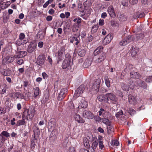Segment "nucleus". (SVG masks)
Listing matches in <instances>:
<instances>
[{"instance_id": "1", "label": "nucleus", "mask_w": 152, "mask_h": 152, "mask_svg": "<svg viewBox=\"0 0 152 152\" xmlns=\"http://www.w3.org/2000/svg\"><path fill=\"white\" fill-rule=\"evenodd\" d=\"M94 54L95 56L94 61L97 64L102 63L106 58V54L103 51V47L102 46L96 49L94 52Z\"/></svg>"}, {"instance_id": "2", "label": "nucleus", "mask_w": 152, "mask_h": 152, "mask_svg": "<svg viewBox=\"0 0 152 152\" xmlns=\"http://www.w3.org/2000/svg\"><path fill=\"white\" fill-rule=\"evenodd\" d=\"M35 112V110L33 108H29L24 112V113H26V118L27 120L28 119H32L34 115Z\"/></svg>"}, {"instance_id": "3", "label": "nucleus", "mask_w": 152, "mask_h": 152, "mask_svg": "<svg viewBox=\"0 0 152 152\" xmlns=\"http://www.w3.org/2000/svg\"><path fill=\"white\" fill-rule=\"evenodd\" d=\"M85 86L84 85H81L76 90L74 95V97L76 98L82 94L84 90Z\"/></svg>"}, {"instance_id": "4", "label": "nucleus", "mask_w": 152, "mask_h": 152, "mask_svg": "<svg viewBox=\"0 0 152 152\" xmlns=\"http://www.w3.org/2000/svg\"><path fill=\"white\" fill-rule=\"evenodd\" d=\"M65 51V49L64 47H61L60 50L56 53L57 56L58 60L57 62L59 63V62L61 61L62 59L63 55Z\"/></svg>"}, {"instance_id": "5", "label": "nucleus", "mask_w": 152, "mask_h": 152, "mask_svg": "<svg viewBox=\"0 0 152 152\" xmlns=\"http://www.w3.org/2000/svg\"><path fill=\"white\" fill-rule=\"evenodd\" d=\"M45 60V55L43 54H41L38 56L37 63V64L39 66H41L43 64Z\"/></svg>"}, {"instance_id": "6", "label": "nucleus", "mask_w": 152, "mask_h": 152, "mask_svg": "<svg viewBox=\"0 0 152 152\" xmlns=\"http://www.w3.org/2000/svg\"><path fill=\"white\" fill-rule=\"evenodd\" d=\"M83 116L85 118L89 119H93L94 117V115L92 113L88 110H85L83 113Z\"/></svg>"}, {"instance_id": "7", "label": "nucleus", "mask_w": 152, "mask_h": 152, "mask_svg": "<svg viewBox=\"0 0 152 152\" xmlns=\"http://www.w3.org/2000/svg\"><path fill=\"white\" fill-rule=\"evenodd\" d=\"M107 12L111 18H115L116 16L114 9L112 5L109 6L107 9Z\"/></svg>"}, {"instance_id": "8", "label": "nucleus", "mask_w": 152, "mask_h": 152, "mask_svg": "<svg viewBox=\"0 0 152 152\" xmlns=\"http://www.w3.org/2000/svg\"><path fill=\"white\" fill-rule=\"evenodd\" d=\"M132 40L131 36L129 35L123 39L119 42V44L121 46H124L130 42Z\"/></svg>"}, {"instance_id": "9", "label": "nucleus", "mask_w": 152, "mask_h": 152, "mask_svg": "<svg viewBox=\"0 0 152 152\" xmlns=\"http://www.w3.org/2000/svg\"><path fill=\"white\" fill-rule=\"evenodd\" d=\"M106 96L108 98V101L110 100L114 103L116 102L117 100V98L115 96V95L112 93H109L106 94Z\"/></svg>"}, {"instance_id": "10", "label": "nucleus", "mask_w": 152, "mask_h": 152, "mask_svg": "<svg viewBox=\"0 0 152 152\" xmlns=\"http://www.w3.org/2000/svg\"><path fill=\"white\" fill-rule=\"evenodd\" d=\"M14 57L13 56H7L4 58L2 61V64H9L13 61L14 60Z\"/></svg>"}, {"instance_id": "11", "label": "nucleus", "mask_w": 152, "mask_h": 152, "mask_svg": "<svg viewBox=\"0 0 152 152\" xmlns=\"http://www.w3.org/2000/svg\"><path fill=\"white\" fill-rule=\"evenodd\" d=\"M37 45L35 42H31L28 46V52L29 53H32L35 49Z\"/></svg>"}, {"instance_id": "12", "label": "nucleus", "mask_w": 152, "mask_h": 152, "mask_svg": "<svg viewBox=\"0 0 152 152\" xmlns=\"http://www.w3.org/2000/svg\"><path fill=\"white\" fill-rule=\"evenodd\" d=\"M34 132V137L38 138L40 133V131L39 128L35 125L34 126L33 128Z\"/></svg>"}, {"instance_id": "13", "label": "nucleus", "mask_w": 152, "mask_h": 152, "mask_svg": "<svg viewBox=\"0 0 152 152\" xmlns=\"http://www.w3.org/2000/svg\"><path fill=\"white\" fill-rule=\"evenodd\" d=\"M74 118L75 121L78 123L83 124L85 122L84 120L79 114H75L74 116Z\"/></svg>"}, {"instance_id": "14", "label": "nucleus", "mask_w": 152, "mask_h": 152, "mask_svg": "<svg viewBox=\"0 0 152 152\" xmlns=\"http://www.w3.org/2000/svg\"><path fill=\"white\" fill-rule=\"evenodd\" d=\"M113 39L111 34H109L107 35L103 41V43L104 45H107Z\"/></svg>"}, {"instance_id": "15", "label": "nucleus", "mask_w": 152, "mask_h": 152, "mask_svg": "<svg viewBox=\"0 0 152 152\" xmlns=\"http://www.w3.org/2000/svg\"><path fill=\"white\" fill-rule=\"evenodd\" d=\"M67 91V90L66 88H64L61 89L58 96V99L59 100L62 99L65 97V94Z\"/></svg>"}, {"instance_id": "16", "label": "nucleus", "mask_w": 152, "mask_h": 152, "mask_svg": "<svg viewBox=\"0 0 152 152\" xmlns=\"http://www.w3.org/2000/svg\"><path fill=\"white\" fill-rule=\"evenodd\" d=\"M27 54V52L24 51H20L17 52L14 56L15 58H22Z\"/></svg>"}, {"instance_id": "17", "label": "nucleus", "mask_w": 152, "mask_h": 152, "mask_svg": "<svg viewBox=\"0 0 152 152\" xmlns=\"http://www.w3.org/2000/svg\"><path fill=\"white\" fill-rule=\"evenodd\" d=\"M2 75L4 76H10L12 75V71L10 69H4L1 70V71Z\"/></svg>"}, {"instance_id": "18", "label": "nucleus", "mask_w": 152, "mask_h": 152, "mask_svg": "<svg viewBox=\"0 0 152 152\" xmlns=\"http://www.w3.org/2000/svg\"><path fill=\"white\" fill-rule=\"evenodd\" d=\"M71 63L72 61H70L64 59L62 65V68L64 69H65L69 67L70 65V64Z\"/></svg>"}, {"instance_id": "19", "label": "nucleus", "mask_w": 152, "mask_h": 152, "mask_svg": "<svg viewBox=\"0 0 152 152\" xmlns=\"http://www.w3.org/2000/svg\"><path fill=\"white\" fill-rule=\"evenodd\" d=\"M98 98L99 101L102 102H108V98L106 96V94L105 95L102 94L99 95L98 97Z\"/></svg>"}, {"instance_id": "20", "label": "nucleus", "mask_w": 152, "mask_h": 152, "mask_svg": "<svg viewBox=\"0 0 152 152\" xmlns=\"http://www.w3.org/2000/svg\"><path fill=\"white\" fill-rule=\"evenodd\" d=\"M130 76L131 78L139 79L140 77V75L139 73L132 72H130Z\"/></svg>"}, {"instance_id": "21", "label": "nucleus", "mask_w": 152, "mask_h": 152, "mask_svg": "<svg viewBox=\"0 0 152 152\" xmlns=\"http://www.w3.org/2000/svg\"><path fill=\"white\" fill-rule=\"evenodd\" d=\"M98 141L96 137H94L93 139V142L91 146V148H93L94 149H96L98 144Z\"/></svg>"}, {"instance_id": "22", "label": "nucleus", "mask_w": 152, "mask_h": 152, "mask_svg": "<svg viewBox=\"0 0 152 152\" xmlns=\"http://www.w3.org/2000/svg\"><path fill=\"white\" fill-rule=\"evenodd\" d=\"M38 138L35 137L32 138L31 140V148L32 150L34 149L35 146L36 145L37 140Z\"/></svg>"}, {"instance_id": "23", "label": "nucleus", "mask_w": 152, "mask_h": 152, "mask_svg": "<svg viewBox=\"0 0 152 152\" xmlns=\"http://www.w3.org/2000/svg\"><path fill=\"white\" fill-rule=\"evenodd\" d=\"M128 97L129 101L131 104H134L136 103V100L135 97L130 94L129 95Z\"/></svg>"}, {"instance_id": "24", "label": "nucleus", "mask_w": 152, "mask_h": 152, "mask_svg": "<svg viewBox=\"0 0 152 152\" xmlns=\"http://www.w3.org/2000/svg\"><path fill=\"white\" fill-rule=\"evenodd\" d=\"M100 80L99 79H96L93 85V88H94L95 90H96L97 89H98L100 87Z\"/></svg>"}, {"instance_id": "25", "label": "nucleus", "mask_w": 152, "mask_h": 152, "mask_svg": "<svg viewBox=\"0 0 152 152\" xmlns=\"http://www.w3.org/2000/svg\"><path fill=\"white\" fill-rule=\"evenodd\" d=\"M87 102L84 99H82L80 101L78 107L79 108H86L87 106Z\"/></svg>"}, {"instance_id": "26", "label": "nucleus", "mask_w": 152, "mask_h": 152, "mask_svg": "<svg viewBox=\"0 0 152 152\" xmlns=\"http://www.w3.org/2000/svg\"><path fill=\"white\" fill-rule=\"evenodd\" d=\"M102 115L104 118H108L110 120H112L113 119V117L112 116L111 114L108 112H105Z\"/></svg>"}, {"instance_id": "27", "label": "nucleus", "mask_w": 152, "mask_h": 152, "mask_svg": "<svg viewBox=\"0 0 152 152\" xmlns=\"http://www.w3.org/2000/svg\"><path fill=\"white\" fill-rule=\"evenodd\" d=\"M92 61L91 59H86L83 64V66L85 68H87L90 66L91 64Z\"/></svg>"}, {"instance_id": "28", "label": "nucleus", "mask_w": 152, "mask_h": 152, "mask_svg": "<svg viewBox=\"0 0 152 152\" xmlns=\"http://www.w3.org/2000/svg\"><path fill=\"white\" fill-rule=\"evenodd\" d=\"M45 33L42 31H39L37 35V38L39 40L43 39L44 37Z\"/></svg>"}, {"instance_id": "29", "label": "nucleus", "mask_w": 152, "mask_h": 152, "mask_svg": "<svg viewBox=\"0 0 152 152\" xmlns=\"http://www.w3.org/2000/svg\"><path fill=\"white\" fill-rule=\"evenodd\" d=\"M121 88L124 91H128L130 88L129 86L124 83H122L121 84Z\"/></svg>"}, {"instance_id": "30", "label": "nucleus", "mask_w": 152, "mask_h": 152, "mask_svg": "<svg viewBox=\"0 0 152 152\" xmlns=\"http://www.w3.org/2000/svg\"><path fill=\"white\" fill-rule=\"evenodd\" d=\"M28 42V40L26 39L22 40L18 39L16 41V44L18 46H20L23 44H26Z\"/></svg>"}, {"instance_id": "31", "label": "nucleus", "mask_w": 152, "mask_h": 152, "mask_svg": "<svg viewBox=\"0 0 152 152\" xmlns=\"http://www.w3.org/2000/svg\"><path fill=\"white\" fill-rule=\"evenodd\" d=\"M131 55L132 57H134L137 53L139 51V49L136 48H132L130 50Z\"/></svg>"}, {"instance_id": "32", "label": "nucleus", "mask_w": 152, "mask_h": 152, "mask_svg": "<svg viewBox=\"0 0 152 152\" xmlns=\"http://www.w3.org/2000/svg\"><path fill=\"white\" fill-rule=\"evenodd\" d=\"M110 120L106 118H104L102 119V122L108 126H110L111 124V122Z\"/></svg>"}, {"instance_id": "33", "label": "nucleus", "mask_w": 152, "mask_h": 152, "mask_svg": "<svg viewBox=\"0 0 152 152\" xmlns=\"http://www.w3.org/2000/svg\"><path fill=\"white\" fill-rule=\"evenodd\" d=\"M55 124V122L54 121V119L53 118H51L49 122L48 126L50 128H52L54 126Z\"/></svg>"}, {"instance_id": "34", "label": "nucleus", "mask_w": 152, "mask_h": 152, "mask_svg": "<svg viewBox=\"0 0 152 152\" xmlns=\"http://www.w3.org/2000/svg\"><path fill=\"white\" fill-rule=\"evenodd\" d=\"M34 95L35 97H36L39 94V88L38 87L34 88Z\"/></svg>"}, {"instance_id": "35", "label": "nucleus", "mask_w": 152, "mask_h": 152, "mask_svg": "<svg viewBox=\"0 0 152 152\" xmlns=\"http://www.w3.org/2000/svg\"><path fill=\"white\" fill-rule=\"evenodd\" d=\"M80 38L79 37V36L77 37H71L70 38V41L71 42L73 43L75 41H80Z\"/></svg>"}, {"instance_id": "36", "label": "nucleus", "mask_w": 152, "mask_h": 152, "mask_svg": "<svg viewBox=\"0 0 152 152\" xmlns=\"http://www.w3.org/2000/svg\"><path fill=\"white\" fill-rule=\"evenodd\" d=\"M4 0H0V6L1 9H4L7 8L8 6L4 2H3Z\"/></svg>"}, {"instance_id": "37", "label": "nucleus", "mask_w": 152, "mask_h": 152, "mask_svg": "<svg viewBox=\"0 0 152 152\" xmlns=\"http://www.w3.org/2000/svg\"><path fill=\"white\" fill-rule=\"evenodd\" d=\"M26 124V121L25 119L20 120L17 121V125L18 126H20L21 125H24Z\"/></svg>"}, {"instance_id": "38", "label": "nucleus", "mask_w": 152, "mask_h": 152, "mask_svg": "<svg viewBox=\"0 0 152 152\" xmlns=\"http://www.w3.org/2000/svg\"><path fill=\"white\" fill-rule=\"evenodd\" d=\"M84 144L85 146L87 148H88L90 147V144L88 139L85 138L84 139Z\"/></svg>"}, {"instance_id": "39", "label": "nucleus", "mask_w": 152, "mask_h": 152, "mask_svg": "<svg viewBox=\"0 0 152 152\" xmlns=\"http://www.w3.org/2000/svg\"><path fill=\"white\" fill-rule=\"evenodd\" d=\"M98 27L99 26L97 25H96L93 26L91 29V32L93 34L96 32L98 28Z\"/></svg>"}, {"instance_id": "40", "label": "nucleus", "mask_w": 152, "mask_h": 152, "mask_svg": "<svg viewBox=\"0 0 152 152\" xmlns=\"http://www.w3.org/2000/svg\"><path fill=\"white\" fill-rule=\"evenodd\" d=\"M78 53L79 56L81 57H83L85 54L86 51L84 49H80L79 50Z\"/></svg>"}, {"instance_id": "41", "label": "nucleus", "mask_w": 152, "mask_h": 152, "mask_svg": "<svg viewBox=\"0 0 152 152\" xmlns=\"http://www.w3.org/2000/svg\"><path fill=\"white\" fill-rule=\"evenodd\" d=\"M110 25L113 27H115L118 26V24L117 22L114 20H112L110 21Z\"/></svg>"}, {"instance_id": "42", "label": "nucleus", "mask_w": 152, "mask_h": 152, "mask_svg": "<svg viewBox=\"0 0 152 152\" xmlns=\"http://www.w3.org/2000/svg\"><path fill=\"white\" fill-rule=\"evenodd\" d=\"M136 39H142L144 38L145 36L144 33H141L136 35Z\"/></svg>"}, {"instance_id": "43", "label": "nucleus", "mask_w": 152, "mask_h": 152, "mask_svg": "<svg viewBox=\"0 0 152 152\" xmlns=\"http://www.w3.org/2000/svg\"><path fill=\"white\" fill-rule=\"evenodd\" d=\"M131 89H133L134 87L135 84L132 80H129V85H128Z\"/></svg>"}, {"instance_id": "44", "label": "nucleus", "mask_w": 152, "mask_h": 152, "mask_svg": "<svg viewBox=\"0 0 152 152\" xmlns=\"http://www.w3.org/2000/svg\"><path fill=\"white\" fill-rule=\"evenodd\" d=\"M129 113L132 116L134 115L136 113V112L135 110H134L132 108H129L128 110Z\"/></svg>"}, {"instance_id": "45", "label": "nucleus", "mask_w": 152, "mask_h": 152, "mask_svg": "<svg viewBox=\"0 0 152 152\" xmlns=\"http://www.w3.org/2000/svg\"><path fill=\"white\" fill-rule=\"evenodd\" d=\"M3 136H4L6 137L7 138L10 137V134L7 131H3L1 132V134H0Z\"/></svg>"}, {"instance_id": "46", "label": "nucleus", "mask_w": 152, "mask_h": 152, "mask_svg": "<svg viewBox=\"0 0 152 152\" xmlns=\"http://www.w3.org/2000/svg\"><path fill=\"white\" fill-rule=\"evenodd\" d=\"M16 99H22L24 98L23 94L17 92Z\"/></svg>"}, {"instance_id": "47", "label": "nucleus", "mask_w": 152, "mask_h": 152, "mask_svg": "<svg viewBox=\"0 0 152 152\" xmlns=\"http://www.w3.org/2000/svg\"><path fill=\"white\" fill-rule=\"evenodd\" d=\"M111 144L112 145L118 146L119 145V142L118 140H114L111 143Z\"/></svg>"}, {"instance_id": "48", "label": "nucleus", "mask_w": 152, "mask_h": 152, "mask_svg": "<svg viewBox=\"0 0 152 152\" xmlns=\"http://www.w3.org/2000/svg\"><path fill=\"white\" fill-rule=\"evenodd\" d=\"M9 32L8 29L7 28H4L2 31L3 35L4 37V36L7 35L9 33Z\"/></svg>"}, {"instance_id": "49", "label": "nucleus", "mask_w": 152, "mask_h": 152, "mask_svg": "<svg viewBox=\"0 0 152 152\" xmlns=\"http://www.w3.org/2000/svg\"><path fill=\"white\" fill-rule=\"evenodd\" d=\"M123 114V112L122 110H120L115 114V116L117 118L120 117L121 115Z\"/></svg>"}, {"instance_id": "50", "label": "nucleus", "mask_w": 152, "mask_h": 152, "mask_svg": "<svg viewBox=\"0 0 152 152\" xmlns=\"http://www.w3.org/2000/svg\"><path fill=\"white\" fill-rule=\"evenodd\" d=\"M25 35L23 33H20L19 36V39L22 40H24Z\"/></svg>"}, {"instance_id": "51", "label": "nucleus", "mask_w": 152, "mask_h": 152, "mask_svg": "<svg viewBox=\"0 0 152 152\" xmlns=\"http://www.w3.org/2000/svg\"><path fill=\"white\" fill-rule=\"evenodd\" d=\"M65 59H66V60L70 61H71V57L69 54L67 53L65 56Z\"/></svg>"}, {"instance_id": "52", "label": "nucleus", "mask_w": 152, "mask_h": 152, "mask_svg": "<svg viewBox=\"0 0 152 152\" xmlns=\"http://www.w3.org/2000/svg\"><path fill=\"white\" fill-rule=\"evenodd\" d=\"M145 81L147 83L152 82V76L148 77L145 79Z\"/></svg>"}, {"instance_id": "53", "label": "nucleus", "mask_w": 152, "mask_h": 152, "mask_svg": "<svg viewBox=\"0 0 152 152\" xmlns=\"http://www.w3.org/2000/svg\"><path fill=\"white\" fill-rule=\"evenodd\" d=\"M6 112V109L0 107V114L2 115L5 114Z\"/></svg>"}, {"instance_id": "54", "label": "nucleus", "mask_w": 152, "mask_h": 152, "mask_svg": "<svg viewBox=\"0 0 152 152\" xmlns=\"http://www.w3.org/2000/svg\"><path fill=\"white\" fill-rule=\"evenodd\" d=\"M99 148L101 150H102L103 148H104V146L103 144V142L102 141H99Z\"/></svg>"}, {"instance_id": "55", "label": "nucleus", "mask_w": 152, "mask_h": 152, "mask_svg": "<svg viewBox=\"0 0 152 152\" xmlns=\"http://www.w3.org/2000/svg\"><path fill=\"white\" fill-rule=\"evenodd\" d=\"M0 139L1 140V142L2 143H4L6 140H7V139L6 138L4 137L0 134Z\"/></svg>"}, {"instance_id": "56", "label": "nucleus", "mask_w": 152, "mask_h": 152, "mask_svg": "<svg viewBox=\"0 0 152 152\" xmlns=\"http://www.w3.org/2000/svg\"><path fill=\"white\" fill-rule=\"evenodd\" d=\"M105 83L106 86L108 88L110 86V81L108 79L106 78L105 80Z\"/></svg>"}, {"instance_id": "57", "label": "nucleus", "mask_w": 152, "mask_h": 152, "mask_svg": "<svg viewBox=\"0 0 152 152\" xmlns=\"http://www.w3.org/2000/svg\"><path fill=\"white\" fill-rule=\"evenodd\" d=\"M120 20L122 21H125L126 20V18L125 16L123 15H121L120 17Z\"/></svg>"}, {"instance_id": "58", "label": "nucleus", "mask_w": 152, "mask_h": 152, "mask_svg": "<svg viewBox=\"0 0 152 152\" xmlns=\"http://www.w3.org/2000/svg\"><path fill=\"white\" fill-rule=\"evenodd\" d=\"M94 119L96 121L99 122L101 120V118L98 115L94 116Z\"/></svg>"}, {"instance_id": "59", "label": "nucleus", "mask_w": 152, "mask_h": 152, "mask_svg": "<svg viewBox=\"0 0 152 152\" xmlns=\"http://www.w3.org/2000/svg\"><path fill=\"white\" fill-rule=\"evenodd\" d=\"M17 92L12 93L10 94V96L13 99L16 98Z\"/></svg>"}, {"instance_id": "60", "label": "nucleus", "mask_w": 152, "mask_h": 152, "mask_svg": "<svg viewBox=\"0 0 152 152\" xmlns=\"http://www.w3.org/2000/svg\"><path fill=\"white\" fill-rule=\"evenodd\" d=\"M141 87L143 88H145L147 86V84L143 81H142L141 84Z\"/></svg>"}, {"instance_id": "61", "label": "nucleus", "mask_w": 152, "mask_h": 152, "mask_svg": "<svg viewBox=\"0 0 152 152\" xmlns=\"http://www.w3.org/2000/svg\"><path fill=\"white\" fill-rule=\"evenodd\" d=\"M107 13L106 12H104L102 14L101 17L102 18L104 19L107 17Z\"/></svg>"}, {"instance_id": "62", "label": "nucleus", "mask_w": 152, "mask_h": 152, "mask_svg": "<svg viewBox=\"0 0 152 152\" xmlns=\"http://www.w3.org/2000/svg\"><path fill=\"white\" fill-rule=\"evenodd\" d=\"M18 64L19 65H21L24 63V61L23 59H20L17 60Z\"/></svg>"}, {"instance_id": "63", "label": "nucleus", "mask_w": 152, "mask_h": 152, "mask_svg": "<svg viewBox=\"0 0 152 152\" xmlns=\"http://www.w3.org/2000/svg\"><path fill=\"white\" fill-rule=\"evenodd\" d=\"M99 24L100 26H102L103 25L104 23V20L103 19H100L99 20Z\"/></svg>"}, {"instance_id": "64", "label": "nucleus", "mask_w": 152, "mask_h": 152, "mask_svg": "<svg viewBox=\"0 0 152 152\" xmlns=\"http://www.w3.org/2000/svg\"><path fill=\"white\" fill-rule=\"evenodd\" d=\"M69 152H75V148L74 147H70L69 150Z\"/></svg>"}]
</instances>
